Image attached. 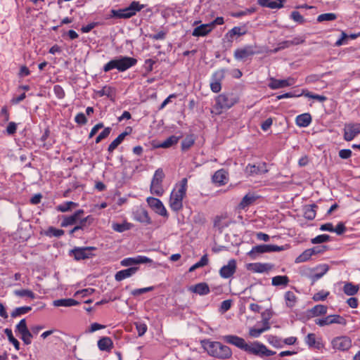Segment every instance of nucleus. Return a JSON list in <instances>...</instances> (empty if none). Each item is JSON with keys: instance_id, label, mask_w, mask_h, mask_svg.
Wrapping results in <instances>:
<instances>
[{"instance_id": "f3484780", "label": "nucleus", "mask_w": 360, "mask_h": 360, "mask_svg": "<svg viewBox=\"0 0 360 360\" xmlns=\"http://www.w3.org/2000/svg\"><path fill=\"white\" fill-rule=\"evenodd\" d=\"M224 78V70H219L214 72L211 78L210 89L214 93H218L221 89V82Z\"/></svg>"}, {"instance_id": "2eb2a0df", "label": "nucleus", "mask_w": 360, "mask_h": 360, "mask_svg": "<svg viewBox=\"0 0 360 360\" xmlns=\"http://www.w3.org/2000/svg\"><path fill=\"white\" fill-rule=\"evenodd\" d=\"M257 52L251 45L245 46L235 50L233 56L236 60H244L249 57L254 56Z\"/></svg>"}, {"instance_id": "79ce46f5", "label": "nucleus", "mask_w": 360, "mask_h": 360, "mask_svg": "<svg viewBox=\"0 0 360 360\" xmlns=\"http://www.w3.org/2000/svg\"><path fill=\"white\" fill-rule=\"evenodd\" d=\"M195 138L193 134L186 136L181 142V150L183 151L188 150L195 143Z\"/></svg>"}, {"instance_id": "4be33fe9", "label": "nucleus", "mask_w": 360, "mask_h": 360, "mask_svg": "<svg viewBox=\"0 0 360 360\" xmlns=\"http://www.w3.org/2000/svg\"><path fill=\"white\" fill-rule=\"evenodd\" d=\"M247 32L248 30L245 25L242 27L235 26L226 34V37L229 41H233L234 37L243 36Z\"/></svg>"}, {"instance_id": "603ef678", "label": "nucleus", "mask_w": 360, "mask_h": 360, "mask_svg": "<svg viewBox=\"0 0 360 360\" xmlns=\"http://www.w3.org/2000/svg\"><path fill=\"white\" fill-rule=\"evenodd\" d=\"M114 93V88L109 86H103L101 90L97 91V95L99 96H106L108 98H111Z\"/></svg>"}, {"instance_id": "680f3d73", "label": "nucleus", "mask_w": 360, "mask_h": 360, "mask_svg": "<svg viewBox=\"0 0 360 360\" xmlns=\"http://www.w3.org/2000/svg\"><path fill=\"white\" fill-rule=\"evenodd\" d=\"M53 92L58 99H63L65 96V91L60 85H55L53 86Z\"/></svg>"}, {"instance_id": "0e129e2a", "label": "nucleus", "mask_w": 360, "mask_h": 360, "mask_svg": "<svg viewBox=\"0 0 360 360\" xmlns=\"http://www.w3.org/2000/svg\"><path fill=\"white\" fill-rule=\"evenodd\" d=\"M75 122L80 125H84L87 123V118L83 112H79L75 117Z\"/></svg>"}, {"instance_id": "4c0bfd02", "label": "nucleus", "mask_w": 360, "mask_h": 360, "mask_svg": "<svg viewBox=\"0 0 360 360\" xmlns=\"http://www.w3.org/2000/svg\"><path fill=\"white\" fill-rule=\"evenodd\" d=\"M359 290V285H354L352 283H347L344 285L343 291L345 294L349 296L356 295Z\"/></svg>"}, {"instance_id": "72a5a7b5", "label": "nucleus", "mask_w": 360, "mask_h": 360, "mask_svg": "<svg viewBox=\"0 0 360 360\" xmlns=\"http://www.w3.org/2000/svg\"><path fill=\"white\" fill-rule=\"evenodd\" d=\"M128 134L127 132L124 131L121 133L115 139H114L110 144L108 146V150L110 153H112L117 147L123 141L125 136Z\"/></svg>"}, {"instance_id": "8fccbe9b", "label": "nucleus", "mask_w": 360, "mask_h": 360, "mask_svg": "<svg viewBox=\"0 0 360 360\" xmlns=\"http://www.w3.org/2000/svg\"><path fill=\"white\" fill-rule=\"evenodd\" d=\"M179 138L176 136H170L166 140L162 141L160 146L163 148H167L171 147L172 146L176 144L179 141Z\"/></svg>"}, {"instance_id": "bb28decb", "label": "nucleus", "mask_w": 360, "mask_h": 360, "mask_svg": "<svg viewBox=\"0 0 360 360\" xmlns=\"http://www.w3.org/2000/svg\"><path fill=\"white\" fill-rule=\"evenodd\" d=\"M97 345L101 351L110 352L113 348V342L109 337H103L98 340Z\"/></svg>"}, {"instance_id": "20e7f679", "label": "nucleus", "mask_w": 360, "mask_h": 360, "mask_svg": "<svg viewBox=\"0 0 360 360\" xmlns=\"http://www.w3.org/2000/svg\"><path fill=\"white\" fill-rule=\"evenodd\" d=\"M239 101V97L233 93L221 94L215 98V103L212 107V113L221 115Z\"/></svg>"}, {"instance_id": "a19ab883", "label": "nucleus", "mask_w": 360, "mask_h": 360, "mask_svg": "<svg viewBox=\"0 0 360 360\" xmlns=\"http://www.w3.org/2000/svg\"><path fill=\"white\" fill-rule=\"evenodd\" d=\"M78 206V204L72 201H67L56 207V210L61 212H67Z\"/></svg>"}, {"instance_id": "c85d7f7f", "label": "nucleus", "mask_w": 360, "mask_h": 360, "mask_svg": "<svg viewBox=\"0 0 360 360\" xmlns=\"http://www.w3.org/2000/svg\"><path fill=\"white\" fill-rule=\"evenodd\" d=\"M311 116L309 113L299 115L295 118V123L300 127H307L311 122Z\"/></svg>"}, {"instance_id": "9d476101", "label": "nucleus", "mask_w": 360, "mask_h": 360, "mask_svg": "<svg viewBox=\"0 0 360 360\" xmlns=\"http://www.w3.org/2000/svg\"><path fill=\"white\" fill-rule=\"evenodd\" d=\"M283 250V248L282 246H278L276 245H258L254 246L252 250L248 252V255L252 257H255L256 254L264 253V252H280Z\"/></svg>"}, {"instance_id": "393cba45", "label": "nucleus", "mask_w": 360, "mask_h": 360, "mask_svg": "<svg viewBox=\"0 0 360 360\" xmlns=\"http://www.w3.org/2000/svg\"><path fill=\"white\" fill-rule=\"evenodd\" d=\"M189 290L193 293L200 295H205L210 293V288L207 283L202 282L197 283L194 285H191L189 288Z\"/></svg>"}, {"instance_id": "052dcab7", "label": "nucleus", "mask_w": 360, "mask_h": 360, "mask_svg": "<svg viewBox=\"0 0 360 360\" xmlns=\"http://www.w3.org/2000/svg\"><path fill=\"white\" fill-rule=\"evenodd\" d=\"M153 289H154L153 286H150V287H146V288H143L134 289V290H133L131 291V294L133 296H139V295H142L143 293L152 291V290H153Z\"/></svg>"}, {"instance_id": "e433bc0d", "label": "nucleus", "mask_w": 360, "mask_h": 360, "mask_svg": "<svg viewBox=\"0 0 360 360\" xmlns=\"http://www.w3.org/2000/svg\"><path fill=\"white\" fill-rule=\"evenodd\" d=\"M250 266L251 270L256 273H264L271 269V266L269 264L253 263Z\"/></svg>"}, {"instance_id": "6e6d98bb", "label": "nucleus", "mask_w": 360, "mask_h": 360, "mask_svg": "<svg viewBox=\"0 0 360 360\" xmlns=\"http://www.w3.org/2000/svg\"><path fill=\"white\" fill-rule=\"evenodd\" d=\"M330 236L327 234H321L316 236L315 238H312L311 242L313 244H319L326 243L330 240Z\"/></svg>"}, {"instance_id": "a18cd8bd", "label": "nucleus", "mask_w": 360, "mask_h": 360, "mask_svg": "<svg viewBox=\"0 0 360 360\" xmlns=\"http://www.w3.org/2000/svg\"><path fill=\"white\" fill-rule=\"evenodd\" d=\"M4 333L6 335L8 341L12 343L15 349L18 351L20 349V342L14 338L12 330L10 328H6L4 330Z\"/></svg>"}, {"instance_id": "0eeeda50", "label": "nucleus", "mask_w": 360, "mask_h": 360, "mask_svg": "<svg viewBox=\"0 0 360 360\" xmlns=\"http://www.w3.org/2000/svg\"><path fill=\"white\" fill-rule=\"evenodd\" d=\"M165 174L162 169L159 168L155 170L150 186V192L153 194H155L158 196H161L163 194L164 190L162 186V183Z\"/></svg>"}, {"instance_id": "5fc2aeb1", "label": "nucleus", "mask_w": 360, "mask_h": 360, "mask_svg": "<svg viewBox=\"0 0 360 360\" xmlns=\"http://www.w3.org/2000/svg\"><path fill=\"white\" fill-rule=\"evenodd\" d=\"M15 295L19 297H28L32 300L35 298V294L32 290L27 289L15 290Z\"/></svg>"}, {"instance_id": "58836bf2", "label": "nucleus", "mask_w": 360, "mask_h": 360, "mask_svg": "<svg viewBox=\"0 0 360 360\" xmlns=\"http://www.w3.org/2000/svg\"><path fill=\"white\" fill-rule=\"evenodd\" d=\"M315 205H310L305 206L304 209V217L307 219L313 220L316 217V208Z\"/></svg>"}, {"instance_id": "2f4dec72", "label": "nucleus", "mask_w": 360, "mask_h": 360, "mask_svg": "<svg viewBox=\"0 0 360 360\" xmlns=\"http://www.w3.org/2000/svg\"><path fill=\"white\" fill-rule=\"evenodd\" d=\"M297 96H304L307 98L316 100L321 103H323L328 99L325 96L313 94L307 89H302V91L297 94Z\"/></svg>"}, {"instance_id": "ea45409f", "label": "nucleus", "mask_w": 360, "mask_h": 360, "mask_svg": "<svg viewBox=\"0 0 360 360\" xmlns=\"http://www.w3.org/2000/svg\"><path fill=\"white\" fill-rule=\"evenodd\" d=\"M290 280L287 276H276L271 279V284L274 286H286Z\"/></svg>"}, {"instance_id": "3c124183", "label": "nucleus", "mask_w": 360, "mask_h": 360, "mask_svg": "<svg viewBox=\"0 0 360 360\" xmlns=\"http://www.w3.org/2000/svg\"><path fill=\"white\" fill-rule=\"evenodd\" d=\"M65 233V231L63 229H58L53 226H49L48 229L46 231V235L49 237H56L60 238V236H63Z\"/></svg>"}, {"instance_id": "bf43d9fd", "label": "nucleus", "mask_w": 360, "mask_h": 360, "mask_svg": "<svg viewBox=\"0 0 360 360\" xmlns=\"http://www.w3.org/2000/svg\"><path fill=\"white\" fill-rule=\"evenodd\" d=\"M136 328L139 336H143L147 331V325L143 322L135 323Z\"/></svg>"}, {"instance_id": "6e6552de", "label": "nucleus", "mask_w": 360, "mask_h": 360, "mask_svg": "<svg viewBox=\"0 0 360 360\" xmlns=\"http://www.w3.org/2000/svg\"><path fill=\"white\" fill-rule=\"evenodd\" d=\"M96 250V248L93 246L75 247L70 250L69 255L73 257L75 260L80 261L93 257L95 255L92 251Z\"/></svg>"}, {"instance_id": "c756f323", "label": "nucleus", "mask_w": 360, "mask_h": 360, "mask_svg": "<svg viewBox=\"0 0 360 360\" xmlns=\"http://www.w3.org/2000/svg\"><path fill=\"white\" fill-rule=\"evenodd\" d=\"M213 182L219 186L225 185L227 183V176L224 170L219 169L212 176Z\"/></svg>"}, {"instance_id": "13d9d810", "label": "nucleus", "mask_w": 360, "mask_h": 360, "mask_svg": "<svg viewBox=\"0 0 360 360\" xmlns=\"http://www.w3.org/2000/svg\"><path fill=\"white\" fill-rule=\"evenodd\" d=\"M111 131L110 127H105L104 129L99 134V135L96 138L95 142L96 143H100L103 139L107 138Z\"/></svg>"}, {"instance_id": "b1692460", "label": "nucleus", "mask_w": 360, "mask_h": 360, "mask_svg": "<svg viewBox=\"0 0 360 360\" xmlns=\"http://www.w3.org/2000/svg\"><path fill=\"white\" fill-rule=\"evenodd\" d=\"M139 267H129L126 269L117 271L115 275V279L117 281H121L125 278L131 277L139 270Z\"/></svg>"}, {"instance_id": "7ed1b4c3", "label": "nucleus", "mask_w": 360, "mask_h": 360, "mask_svg": "<svg viewBox=\"0 0 360 360\" xmlns=\"http://www.w3.org/2000/svg\"><path fill=\"white\" fill-rule=\"evenodd\" d=\"M201 345L209 355L219 359H229L232 355L231 349L219 342L203 340Z\"/></svg>"}, {"instance_id": "f03ea898", "label": "nucleus", "mask_w": 360, "mask_h": 360, "mask_svg": "<svg viewBox=\"0 0 360 360\" xmlns=\"http://www.w3.org/2000/svg\"><path fill=\"white\" fill-rule=\"evenodd\" d=\"M187 184V179H182L180 182L176 184L170 194L169 201V207L175 212H179L183 208V200L186 196Z\"/></svg>"}, {"instance_id": "09e8293b", "label": "nucleus", "mask_w": 360, "mask_h": 360, "mask_svg": "<svg viewBox=\"0 0 360 360\" xmlns=\"http://www.w3.org/2000/svg\"><path fill=\"white\" fill-rule=\"evenodd\" d=\"M208 262H209V260H208V258H207V255H204L200 258L199 262H196L195 264H194L193 265H192L189 268L188 271L189 272H193V271H194L195 270H196L198 268L203 267V266H206L208 264Z\"/></svg>"}, {"instance_id": "f8f14e48", "label": "nucleus", "mask_w": 360, "mask_h": 360, "mask_svg": "<svg viewBox=\"0 0 360 360\" xmlns=\"http://www.w3.org/2000/svg\"><path fill=\"white\" fill-rule=\"evenodd\" d=\"M333 349L345 352L352 347V340L347 336H338L331 341Z\"/></svg>"}, {"instance_id": "69168bd1", "label": "nucleus", "mask_w": 360, "mask_h": 360, "mask_svg": "<svg viewBox=\"0 0 360 360\" xmlns=\"http://www.w3.org/2000/svg\"><path fill=\"white\" fill-rule=\"evenodd\" d=\"M94 291L95 290L94 288H88L77 291L75 295L84 297L91 295Z\"/></svg>"}, {"instance_id": "864d4df0", "label": "nucleus", "mask_w": 360, "mask_h": 360, "mask_svg": "<svg viewBox=\"0 0 360 360\" xmlns=\"http://www.w3.org/2000/svg\"><path fill=\"white\" fill-rule=\"evenodd\" d=\"M337 18V15L333 13H323L318 16L317 21L323 22V21H332L335 20Z\"/></svg>"}, {"instance_id": "a878e982", "label": "nucleus", "mask_w": 360, "mask_h": 360, "mask_svg": "<svg viewBox=\"0 0 360 360\" xmlns=\"http://www.w3.org/2000/svg\"><path fill=\"white\" fill-rule=\"evenodd\" d=\"M285 0H257V4L262 7L269 8L271 9L281 8L283 7Z\"/></svg>"}, {"instance_id": "f257e3e1", "label": "nucleus", "mask_w": 360, "mask_h": 360, "mask_svg": "<svg viewBox=\"0 0 360 360\" xmlns=\"http://www.w3.org/2000/svg\"><path fill=\"white\" fill-rule=\"evenodd\" d=\"M222 338L226 343L233 345L249 354L260 357L270 356L276 354V352L269 349L266 345L259 342L248 344L243 338L234 335H225Z\"/></svg>"}, {"instance_id": "423d86ee", "label": "nucleus", "mask_w": 360, "mask_h": 360, "mask_svg": "<svg viewBox=\"0 0 360 360\" xmlns=\"http://www.w3.org/2000/svg\"><path fill=\"white\" fill-rule=\"evenodd\" d=\"M145 8L144 4H141L139 1H132L129 6L118 10H112V13L114 17L117 18L127 19L135 15L137 12Z\"/></svg>"}, {"instance_id": "4d7b16f0", "label": "nucleus", "mask_w": 360, "mask_h": 360, "mask_svg": "<svg viewBox=\"0 0 360 360\" xmlns=\"http://www.w3.org/2000/svg\"><path fill=\"white\" fill-rule=\"evenodd\" d=\"M329 295V292L321 290L313 295V300L315 302L325 300Z\"/></svg>"}, {"instance_id": "473e14b6", "label": "nucleus", "mask_w": 360, "mask_h": 360, "mask_svg": "<svg viewBox=\"0 0 360 360\" xmlns=\"http://www.w3.org/2000/svg\"><path fill=\"white\" fill-rule=\"evenodd\" d=\"M285 304L288 308L292 309L297 303V297L292 291H287L284 295Z\"/></svg>"}, {"instance_id": "39448f33", "label": "nucleus", "mask_w": 360, "mask_h": 360, "mask_svg": "<svg viewBox=\"0 0 360 360\" xmlns=\"http://www.w3.org/2000/svg\"><path fill=\"white\" fill-rule=\"evenodd\" d=\"M137 60L132 57L120 56L114 58L104 65L103 70L105 72H108L113 69L117 70L119 72H124L128 69L136 65Z\"/></svg>"}, {"instance_id": "c9c22d12", "label": "nucleus", "mask_w": 360, "mask_h": 360, "mask_svg": "<svg viewBox=\"0 0 360 360\" xmlns=\"http://www.w3.org/2000/svg\"><path fill=\"white\" fill-rule=\"evenodd\" d=\"M305 343L309 347H314L316 349L321 348V342L316 340V337L314 333H309L305 338Z\"/></svg>"}, {"instance_id": "ddd939ff", "label": "nucleus", "mask_w": 360, "mask_h": 360, "mask_svg": "<svg viewBox=\"0 0 360 360\" xmlns=\"http://www.w3.org/2000/svg\"><path fill=\"white\" fill-rule=\"evenodd\" d=\"M151 263H153V260L150 258L143 255H137L134 257H127L120 262V264L122 266L129 267H133L132 266L135 264Z\"/></svg>"}, {"instance_id": "5701e85b", "label": "nucleus", "mask_w": 360, "mask_h": 360, "mask_svg": "<svg viewBox=\"0 0 360 360\" xmlns=\"http://www.w3.org/2000/svg\"><path fill=\"white\" fill-rule=\"evenodd\" d=\"M328 308L326 306L323 304H316L311 309H308L307 311V315L308 318H313L319 316H323L326 314Z\"/></svg>"}, {"instance_id": "cd10ccee", "label": "nucleus", "mask_w": 360, "mask_h": 360, "mask_svg": "<svg viewBox=\"0 0 360 360\" xmlns=\"http://www.w3.org/2000/svg\"><path fill=\"white\" fill-rule=\"evenodd\" d=\"M212 31V25L202 24L194 28L192 35L194 37H205Z\"/></svg>"}, {"instance_id": "1a4fd4ad", "label": "nucleus", "mask_w": 360, "mask_h": 360, "mask_svg": "<svg viewBox=\"0 0 360 360\" xmlns=\"http://www.w3.org/2000/svg\"><path fill=\"white\" fill-rule=\"evenodd\" d=\"M15 331L20 335V339L25 345H28L32 343L33 335L27 328L25 319H22L15 326Z\"/></svg>"}, {"instance_id": "774afa93", "label": "nucleus", "mask_w": 360, "mask_h": 360, "mask_svg": "<svg viewBox=\"0 0 360 360\" xmlns=\"http://www.w3.org/2000/svg\"><path fill=\"white\" fill-rule=\"evenodd\" d=\"M290 18L295 22H297L300 24H303L304 22V19L303 16L298 11H292L291 13Z\"/></svg>"}, {"instance_id": "6ab92c4d", "label": "nucleus", "mask_w": 360, "mask_h": 360, "mask_svg": "<svg viewBox=\"0 0 360 360\" xmlns=\"http://www.w3.org/2000/svg\"><path fill=\"white\" fill-rule=\"evenodd\" d=\"M236 271V262L235 259H230L226 265L223 266L219 270V275L223 278L231 277Z\"/></svg>"}, {"instance_id": "e2e57ef3", "label": "nucleus", "mask_w": 360, "mask_h": 360, "mask_svg": "<svg viewBox=\"0 0 360 360\" xmlns=\"http://www.w3.org/2000/svg\"><path fill=\"white\" fill-rule=\"evenodd\" d=\"M130 228L129 224H114L112 225V229L114 231L122 233L124 231L129 230Z\"/></svg>"}, {"instance_id": "de8ad7c7", "label": "nucleus", "mask_w": 360, "mask_h": 360, "mask_svg": "<svg viewBox=\"0 0 360 360\" xmlns=\"http://www.w3.org/2000/svg\"><path fill=\"white\" fill-rule=\"evenodd\" d=\"M77 219L75 217L74 214L70 216H64L63 217V220L61 221L60 226L62 227H67L69 226H72L76 224L77 222Z\"/></svg>"}, {"instance_id": "338daca9", "label": "nucleus", "mask_w": 360, "mask_h": 360, "mask_svg": "<svg viewBox=\"0 0 360 360\" xmlns=\"http://www.w3.org/2000/svg\"><path fill=\"white\" fill-rule=\"evenodd\" d=\"M266 331V328H251L249 330V335L251 336V337H253V338H258L260 336V335Z\"/></svg>"}, {"instance_id": "c03bdc74", "label": "nucleus", "mask_w": 360, "mask_h": 360, "mask_svg": "<svg viewBox=\"0 0 360 360\" xmlns=\"http://www.w3.org/2000/svg\"><path fill=\"white\" fill-rule=\"evenodd\" d=\"M31 310L32 307L29 306L17 307L11 312V316L12 318H16L30 312Z\"/></svg>"}, {"instance_id": "412c9836", "label": "nucleus", "mask_w": 360, "mask_h": 360, "mask_svg": "<svg viewBox=\"0 0 360 360\" xmlns=\"http://www.w3.org/2000/svg\"><path fill=\"white\" fill-rule=\"evenodd\" d=\"M134 219L137 221L146 224H150L152 223L148 212L144 208L140 207L136 209L134 212Z\"/></svg>"}, {"instance_id": "dca6fc26", "label": "nucleus", "mask_w": 360, "mask_h": 360, "mask_svg": "<svg viewBox=\"0 0 360 360\" xmlns=\"http://www.w3.org/2000/svg\"><path fill=\"white\" fill-rule=\"evenodd\" d=\"M360 134V124L359 123H349L346 124L344 128V139L347 141H350L354 137Z\"/></svg>"}, {"instance_id": "49530a36", "label": "nucleus", "mask_w": 360, "mask_h": 360, "mask_svg": "<svg viewBox=\"0 0 360 360\" xmlns=\"http://www.w3.org/2000/svg\"><path fill=\"white\" fill-rule=\"evenodd\" d=\"M312 256V253L309 249L305 250L302 254L296 257L295 262L297 264L305 262L310 259Z\"/></svg>"}, {"instance_id": "aec40b11", "label": "nucleus", "mask_w": 360, "mask_h": 360, "mask_svg": "<svg viewBox=\"0 0 360 360\" xmlns=\"http://www.w3.org/2000/svg\"><path fill=\"white\" fill-rule=\"evenodd\" d=\"M294 83V79L290 77H289L287 79H276L274 78H271V82L269 84V86L271 89H278L293 85Z\"/></svg>"}, {"instance_id": "9b49d317", "label": "nucleus", "mask_w": 360, "mask_h": 360, "mask_svg": "<svg viewBox=\"0 0 360 360\" xmlns=\"http://www.w3.org/2000/svg\"><path fill=\"white\" fill-rule=\"evenodd\" d=\"M315 323L321 327L330 325L333 323H338L342 326L347 324L346 319L338 314L328 315L323 319H319L315 320Z\"/></svg>"}, {"instance_id": "a211bd4d", "label": "nucleus", "mask_w": 360, "mask_h": 360, "mask_svg": "<svg viewBox=\"0 0 360 360\" xmlns=\"http://www.w3.org/2000/svg\"><path fill=\"white\" fill-rule=\"evenodd\" d=\"M268 171L266 162H261L257 165L248 164L245 169V172L250 176L266 174Z\"/></svg>"}, {"instance_id": "f704fd0d", "label": "nucleus", "mask_w": 360, "mask_h": 360, "mask_svg": "<svg viewBox=\"0 0 360 360\" xmlns=\"http://www.w3.org/2000/svg\"><path fill=\"white\" fill-rule=\"evenodd\" d=\"M255 200L256 197L252 194L248 193L243 198L242 200L238 205V208L240 210H244L252 205L255 201Z\"/></svg>"}, {"instance_id": "7c9ffc66", "label": "nucleus", "mask_w": 360, "mask_h": 360, "mask_svg": "<svg viewBox=\"0 0 360 360\" xmlns=\"http://www.w3.org/2000/svg\"><path fill=\"white\" fill-rule=\"evenodd\" d=\"M79 304V302L72 298L59 299L53 302L54 307H72Z\"/></svg>"}, {"instance_id": "4468645a", "label": "nucleus", "mask_w": 360, "mask_h": 360, "mask_svg": "<svg viewBox=\"0 0 360 360\" xmlns=\"http://www.w3.org/2000/svg\"><path fill=\"white\" fill-rule=\"evenodd\" d=\"M148 205L158 214L168 217L167 211L162 201L156 198L148 197L146 200Z\"/></svg>"}, {"instance_id": "37998d69", "label": "nucleus", "mask_w": 360, "mask_h": 360, "mask_svg": "<svg viewBox=\"0 0 360 360\" xmlns=\"http://www.w3.org/2000/svg\"><path fill=\"white\" fill-rule=\"evenodd\" d=\"M94 221V218L91 215H88L87 217L79 220V224L76 225L78 227V230H84L87 226L91 225Z\"/></svg>"}]
</instances>
